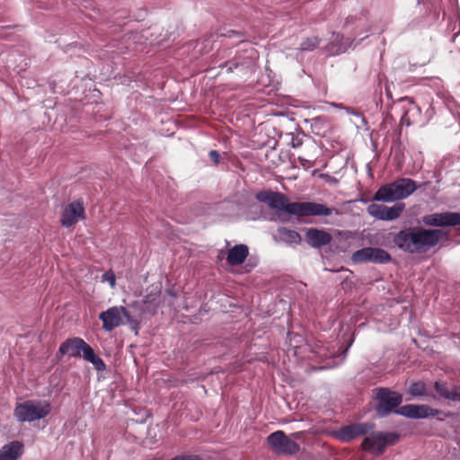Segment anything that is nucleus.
<instances>
[{
	"instance_id": "f257e3e1",
	"label": "nucleus",
	"mask_w": 460,
	"mask_h": 460,
	"mask_svg": "<svg viewBox=\"0 0 460 460\" xmlns=\"http://www.w3.org/2000/svg\"><path fill=\"white\" fill-rule=\"evenodd\" d=\"M259 202L265 203L271 209L285 212L298 217H329L334 208H328L324 204L311 201L289 202L288 197L278 191L261 190L256 194Z\"/></svg>"
},
{
	"instance_id": "f03ea898",
	"label": "nucleus",
	"mask_w": 460,
	"mask_h": 460,
	"mask_svg": "<svg viewBox=\"0 0 460 460\" xmlns=\"http://www.w3.org/2000/svg\"><path fill=\"white\" fill-rule=\"evenodd\" d=\"M447 233L440 229H425L420 226L408 227L394 236V244L410 253H423L435 247Z\"/></svg>"
},
{
	"instance_id": "7ed1b4c3",
	"label": "nucleus",
	"mask_w": 460,
	"mask_h": 460,
	"mask_svg": "<svg viewBox=\"0 0 460 460\" xmlns=\"http://www.w3.org/2000/svg\"><path fill=\"white\" fill-rule=\"evenodd\" d=\"M67 355L73 358L83 357L86 361L91 362L97 371H104L106 365L104 361L95 354L93 349L82 338L73 337L63 341L57 355Z\"/></svg>"
},
{
	"instance_id": "20e7f679",
	"label": "nucleus",
	"mask_w": 460,
	"mask_h": 460,
	"mask_svg": "<svg viewBox=\"0 0 460 460\" xmlns=\"http://www.w3.org/2000/svg\"><path fill=\"white\" fill-rule=\"evenodd\" d=\"M417 188L413 180L400 178L391 183L382 185L375 193L373 199L384 202L403 199L412 194Z\"/></svg>"
},
{
	"instance_id": "39448f33",
	"label": "nucleus",
	"mask_w": 460,
	"mask_h": 460,
	"mask_svg": "<svg viewBox=\"0 0 460 460\" xmlns=\"http://www.w3.org/2000/svg\"><path fill=\"white\" fill-rule=\"evenodd\" d=\"M50 412V404L47 402L29 400L18 403L14 408V417L21 422H31L45 418Z\"/></svg>"
},
{
	"instance_id": "423d86ee",
	"label": "nucleus",
	"mask_w": 460,
	"mask_h": 460,
	"mask_svg": "<svg viewBox=\"0 0 460 460\" xmlns=\"http://www.w3.org/2000/svg\"><path fill=\"white\" fill-rule=\"evenodd\" d=\"M366 438L361 443V448L377 456L383 455L386 447L394 445L399 436L394 432L370 431L365 435Z\"/></svg>"
},
{
	"instance_id": "0eeeda50",
	"label": "nucleus",
	"mask_w": 460,
	"mask_h": 460,
	"mask_svg": "<svg viewBox=\"0 0 460 460\" xmlns=\"http://www.w3.org/2000/svg\"><path fill=\"white\" fill-rule=\"evenodd\" d=\"M99 318L102 322V328L106 332H111L116 327L121 325L123 323V318H125L127 323L129 324L138 325V323L133 319L124 306L110 307L106 311L102 312Z\"/></svg>"
},
{
	"instance_id": "6e6552de",
	"label": "nucleus",
	"mask_w": 460,
	"mask_h": 460,
	"mask_svg": "<svg viewBox=\"0 0 460 460\" xmlns=\"http://www.w3.org/2000/svg\"><path fill=\"white\" fill-rule=\"evenodd\" d=\"M377 403L376 411L378 416L385 417L397 408L402 402V396L388 388L379 387L376 390Z\"/></svg>"
},
{
	"instance_id": "1a4fd4ad",
	"label": "nucleus",
	"mask_w": 460,
	"mask_h": 460,
	"mask_svg": "<svg viewBox=\"0 0 460 460\" xmlns=\"http://www.w3.org/2000/svg\"><path fill=\"white\" fill-rule=\"evenodd\" d=\"M267 442L270 447L279 455H296L300 450V446L290 439L282 430H277L270 434Z\"/></svg>"
},
{
	"instance_id": "9d476101",
	"label": "nucleus",
	"mask_w": 460,
	"mask_h": 460,
	"mask_svg": "<svg viewBox=\"0 0 460 460\" xmlns=\"http://www.w3.org/2000/svg\"><path fill=\"white\" fill-rule=\"evenodd\" d=\"M375 424L371 422L352 423L340 428L333 436L343 443H349L353 439L365 436L374 430Z\"/></svg>"
},
{
	"instance_id": "9b49d317",
	"label": "nucleus",
	"mask_w": 460,
	"mask_h": 460,
	"mask_svg": "<svg viewBox=\"0 0 460 460\" xmlns=\"http://www.w3.org/2000/svg\"><path fill=\"white\" fill-rule=\"evenodd\" d=\"M351 259L355 263H387L392 261V256L384 249L376 247H365L354 252Z\"/></svg>"
},
{
	"instance_id": "f8f14e48",
	"label": "nucleus",
	"mask_w": 460,
	"mask_h": 460,
	"mask_svg": "<svg viewBox=\"0 0 460 460\" xmlns=\"http://www.w3.org/2000/svg\"><path fill=\"white\" fill-rule=\"evenodd\" d=\"M404 208L405 204L402 202L396 203L393 207L372 203L367 208V211L376 219L390 221L400 217Z\"/></svg>"
},
{
	"instance_id": "ddd939ff",
	"label": "nucleus",
	"mask_w": 460,
	"mask_h": 460,
	"mask_svg": "<svg viewBox=\"0 0 460 460\" xmlns=\"http://www.w3.org/2000/svg\"><path fill=\"white\" fill-rule=\"evenodd\" d=\"M422 222L429 226H456L460 225V213H433L422 217Z\"/></svg>"
},
{
	"instance_id": "4468645a",
	"label": "nucleus",
	"mask_w": 460,
	"mask_h": 460,
	"mask_svg": "<svg viewBox=\"0 0 460 460\" xmlns=\"http://www.w3.org/2000/svg\"><path fill=\"white\" fill-rule=\"evenodd\" d=\"M395 412L411 419H425L438 415L440 411L426 404H406L395 410Z\"/></svg>"
},
{
	"instance_id": "2eb2a0df",
	"label": "nucleus",
	"mask_w": 460,
	"mask_h": 460,
	"mask_svg": "<svg viewBox=\"0 0 460 460\" xmlns=\"http://www.w3.org/2000/svg\"><path fill=\"white\" fill-rule=\"evenodd\" d=\"M84 218V208L81 200H75L66 205L63 210L60 223L65 227L75 226L80 219Z\"/></svg>"
},
{
	"instance_id": "dca6fc26",
	"label": "nucleus",
	"mask_w": 460,
	"mask_h": 460,
	"mask_svg": "<svg viewBox=\"0 0 460 460\" xmlns=\"http://www.w3.org/2000/svg\"><path fill=\"white\" fill-rule=\"evenodd\" d=\"M305 240L310 246L320 248L331 243L332 236L325 230L308 228L305 232Z\"/></svg>"
},
{
	"instance_id": "f3484780",
	"label": "nucleus",
	"mask_w": 460,
	"mask_h": 460,
	"mask_svg": "<svg viewBox=\"0 0 460 460\" xmlns=\"http://www.w3.org/2000/svg\"><path fill=\"white\" fill-rule=\"evenodd\" d=\"M23 454V444L18 440L9 442L0 448V460H18Z\"/></svg>"
},
{
	"instance_id": "a211bd4d",
	"label": "nucleus",
	"mask_w": 460,
	"mask_h": 460,
	"mask_svg": "<svg viewBox=\"0 0 460 460\" xmlns=\"http://www.w3.org/2000/svg\"><path fill=\"white\" fill-rule=\"evenodd\" d=\"M249 254V249L245 244H236L227 252L226 261L231 266L242 264Z\"/></svg>"
},
{
	"instance_id": "6ab92c4d",
	"label": "nucleus",
	"mask_w": 460,
	"mask_h": 460,
	"mask_svg": "<svg viewBox=\"0 0 460 460\" xmlns=\"http://www.w3.org/2000/svg\"><path fill=\"white\" fill-rule=\"evenodd\" d=\"M275 238L287 244H300L302 242V237L298 232L285 226L277 229V236Z\"/></svg>"
},
{
	"instance_id": "aec40b11",
	"label": "nucleus",
	"mask_w": 460,
	"mask_h": 460,
	"mask_svg": "<svg viewBox=\"0 0 460 460\" xmlns=\"http://www.w3.org/2000/svg\"><path fill=\"white\" fill-rule=\"evenodd\" d=\"M434 388L441 397L453 401L454 389L449 390L447 383L438 381L434 384Z\"/></svg>"
},
{
	"instance_id": "412c9836",
	"label": "nucleus",
	"mask_w": 460,
	"mask_h": 460,
	"mask_svg": "<svg viewBox=\"0 0 460 460\" xmlns=\"http://www.w3.org/2000/svg\"><path fill=\"white\" fill-rule=\"evenodd\" d=\"M320 40L317 37L306 38L300 44L299 49L302 51H312L319 45Z\"/></svg>"
},
{
	"instance_id": "4be33fe9",
	"label": "nucleus",
	"mask_w": 460,
	"mask_h": 460,
	"mask_svg": "<svg viewBox=\"0 0 460 460\" xmlns=\"http://www.w3.org/2000/svg\"><path fill=\"white\" fill-rule=\"evenodd\" d=\"M409 393L413 396H423L426 394V385L419 381L412 383L409 387Z\"/></svg>"
},
{
	"instance_id": "5701e85b",
	"label": "nucleus",
	"mask_w": 460,
	"mask_h": 460,
	"mask_svg": "<svg viewBox=\"0 0 460 460\" xmlns=\"http://www.w3.org/2000/svg\"><path fill=\"white\" fill-rule=\"evenodd\" d=\"M220 36L227 38H237L239 42H243L245 38V35L243 31L234 30H227L226 32L220 33Z\"/></svg>"
},
{
	"instance_id": "b1692460",
	"label": "nucleus",
	"mask_w": 460,
	"mask_h": 460,
	"mask_svg": "<svg viewBox=\"0 0 460 460\" xmlns=\"http://www.w3.org/2000/svg\"><path fill=\"white\" fill-rule=\"evenodd\" d=\"M102 282L107 281V282H109L111 288H115V286H116V277H115L114 272L111 270L106 271L102 276Z\"/></svg>"
},
{
	"instance_id": "393cba45",
	"label": "nucleus",
	"mask_w": 460,
	"mask_h": 460,
	"mask_svg": "<svg viewBox=\"0 0 460 460\" xmlns=\"http://www.w3.org/2000/svg\"><path fill=\"white\" fill-rule=\"evenodd\" d=\"M208 156L211 159V161L217 165L219 164L220 161V155L217 150H211L208 153Z\"/></svg>"
},
{
	"instance_id": "a878e982",
	"label": "nucleus",
	"mask_w": 460,
	"mask_h": 460,
	"mask_svg": "<svg viewBox=\"0 0 460 460\" xmlns=\"http://www.w3.org/2000/svg\"><path fill=\"white\" fill-rule=\"evenodd\" d=\"M172 460H200L198 456H181L172 458Z\"/></svg>"
},
{
	"instance_id": "bb28decb",
	"label": "nucleus",
	"mask_w": 460,
	"mask_h": 460,
	"mask_svg": "<svg viewBox=\"0 0 460 460\" xmlns=\"http://www.w3.org/2000/svg\"><path fill=\"white\" fill-rule=\"evenodd\" d=\"M402 125H406V126H410L411 125V122L410 120V118L408 117L407 115V112H404V114L402 115V119H401V122H400Z\"/></svg>"
},
{
	"instance_id": "cd10ccee",
	"label": "nucleus",
	"mask_w": 460,
	"mask_h": 460,
	"mask_svg": "<svg viewBox=\"0 0 460 460\" xmlns=\"http://www.w3.org/2000/svg\"><path fill=\"white\" fill-rule=\"evenodd\" d=\"M453 401L460 402V387L456 386L454 388Z\"/></svg>"
},
{
	"instance_id": "c85d7f7f",
	"label": "nucleus",
	"mask_w": 460,
	"mask_h": 460,
	"mask_svg": "<svg viewBox=\"0 0 460 460\" xmlns=\"http://www.w3.org/2000/svg\"><path fill=\"white\" fill-rule=\"evenodd\" d=\"M228 64H229V66L227 68L228 72H232L234 68H237L240 65L239 62L234 61V60L228 62Z\"/></svg>"
},
{
	"instance_id": "c756f323",
	"label": "nucleus",
	"mask_w": 460,
	"mask_h": 460,
	"mask_svg": "<svg viewBox=\"0 0 460 460\" xmlns=\"http://www.w3.org/2000/svg\"><path fill=\"white\" fill-rule=\"evenodd\" d=\"M312 120L314 121V124H316V123H320L321 121H323V118H322V117H315V118L312 119Z\"/></svg>"
},
{
	"instance_id": "7c9ffc66",
	"label": "nucleus",
	"mask_w": 460,
	"mask_h": 460,
	"mask_svg": "<svg viewBox=\"0 0 460 460\" xmlns=\"http://www.w3.org/2000/svg\"><path fill=\"white\" fill-rule=\"evenodd\" d=\"M5 29H7L6 27H2L0 29V37H5V34L4 33V31H5Z\"/></svg>"
},
{
	"instance_id": "2f4dec72",
	"label": "nucleus",
	"mask_w": 460,
	"mask_h": 460,
	"mask_svg": "<svg viewBox=\"0 0 460 460\" xmlns=\"http://www.w3.org/2000/svg\"><path fill=\"white\" fill-rule=\"evenodd\" d=\"M301 145V141L293 143V147H297Z\"/></svg>"
},
{
	"instance_id": "473e14b6",
	"label": "nucleus",
	"mask_w": 460,
	"mask_h": 460,
	"mask_svg": "<svg viewBox=\"0 0 460 460\" xmlns=\"http://www.w3.org/2000/svg\"><path fill=\"white\" fill-rule=\"evenodd\" d=\"M301 145V141L293 143V147H297Z\"/></svg>"
},
{
	"instance_id": "72a5a7b5",
	"label": "nucleus",
	"mask_w": 460,
	"mask_h": 460,
	"mask_svg": "<svg viewBox=\"0 0 460 460\" xmlns=\"http://www.w3.org/2000/svg\"><path fill=\"white\" fill-rule=\"evenodd\" d=\"M386 94H387V96H388L389 98H391V97H392V96H391V92H390L389 90H386Z\"/></svg>"
}]
</instances>
